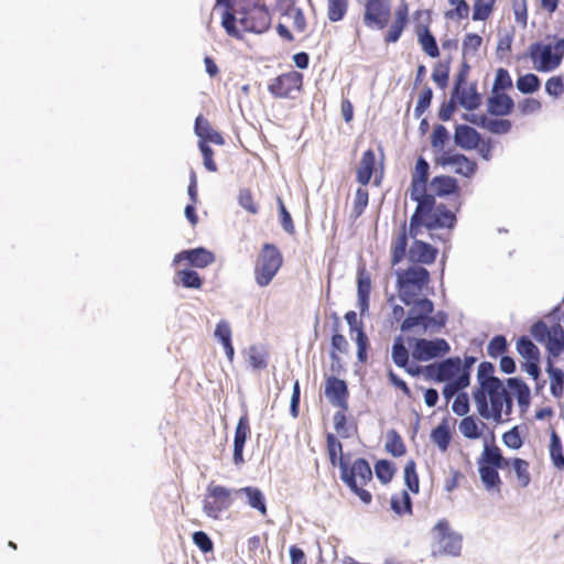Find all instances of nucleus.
<instances>
[{
  "label": "nucleus",
  "mask_w": 564,
  "mask_h": 564,
  "mask_svg": "<svg viewBox=\"0 0 564 564\" xmlns=\"http://www.w3.org/2000/svg\"><path fill=\"white\" fill-rule=\"evenodd\" d=\"M436 163L443 167H452L453 171L462 176L471 177L477 171V163L464 154L453 153L451 150L443 151L436 159Z\"/></svg>",
  "instance_id": "nucleus-15"
},
{
  "label": "nucleus",
  "mask_w": 564,
  "mask_h": 564,
  "mask_svg": "<svg viewBox=\"0 0 564 564\" xmlns=\"http://www.w3.org/2000/svg\"><path fill=\"white\" fill-rule=\"evenodd\" d=\"M449 140V133L443 124H437L431 134V145L433 149L443 153L446 142Z\"/></svg>",
  "instance_id": "nucleus-54"
},
{
  "label": "nucleus",
  "mask_w": 564,
  "mask_h": 564,
  "mask_svg": "<svg viewBox=\"0 0 564 564\" xmlns=\"http://www.w3.org/2000/svg\"><path fill=\"white\" fill-rule=\"evenodd\" d=\"M194 130L199 139L198 142H205V144L210 142L217 145L225 144L224 137L217 130L213 129L209 121L202 115L196 118Z\"/></svg>",
  "instance_id": "nucleus-27"
},
{
  "label": "nucleus",
  "mask_w": 564,
  "mask_h": 564,
  "mask_svg": "<svg viewBox=\"0 0 564 564\" xmlns=\"http://www.w3.org/2000/svg\"><path fill=\"white\" fill-rule=\"evenodd\" d=\"M513 100L503 93H496L488 100V111L495 116L509 115L513 109Z\"/></svg>",
  "instance_id": "nucleus-30"
},
{
  "label": "nucleus",
  "mask_w": 564,
  "mask_h": 564,
  "mask_svg": "<svg viewBox=\"0 0 564 564\" xmlns=\"http://www.w3.org/2000/svg\"><path fill=\"white\" fill-rule=\"evenodd\" d=\"M469 386L467 373H463L459 378H456L454 382H448L444 386L443 395L449 401L454 395L460 393L459 391Z\"/></svg>",
  "instance_id": "nucleus-53"
},
{
  "label": "nucleus",
  "mask_w": 564,
  "mask_h": 564,
  "mask_svg": "<svg viewBox=\"0 0 564 564\" xmlns=\"http://www.w3.org/2000/svg\"><path fill=\"white\" fill-rule=\"evenodd\" d=\"M326 453L332 467L341 468V464H347L343 455V444L333 433L326 434Z\"/></svg>",
  "instance_id": "nucleus-32"
},
{
  "label": "nucleus",
  "mask_w": 564,
  "mask_h": 564,
  "mask_svg": "<svg viewBox=\"0 0 564 564\" xmlns=\"http://www.w3.org/2000/svg\"><path fill=\"white\" fill-rule=\"evenodd\" d=\"M508 349V343L503 335H496L491 338L487 346V354L491 358H498L502 356Z\"/></svg>",
  "instance_id": "nucleus-55"
},
{
  "label": "nucleus",
  "mask_w": 564,
  "mask_h": 564,
  "mask_svg": "<svg viewBox=\"0 0 564 564\" xmlns=\"http://www.w3.org/2000/svg\"><path fill=\"white\" fill-rule=\"evenodd\" d=\"M546 349L553 357H558L564 350V332L560 324L550 328L546 338Z\"/></svg>",
  "instance_id": "nucleus-34"
},
{
  "label": "nucleus",
  "mask_w": 564,
  "mask_h": 564,
  "mask_svg": "<svg viewBox=\"0 0 564 564\" xmlns=\"http://www.w3.org/2000/svg\"><path fill=\"white\" fill-rule=\"evenodd\" d=\"M276 9L282 17L291 21L295 32L303 33L305 31L306 20L303 11L295 6V0H276Z\"/></svg>",
  "instance_id": "nucleus-23"
},
{
  "label": "nucleus",
  "mask_w": 564,
  "mask_h": 564,
  "mask_svg": "<svg viewBox=\"0 0 564 564\" xmlns=\"http://www.w3.org/2000/svg\"><path fill=\"white\" fill-rule=\"evenodd\" d=\"M340 478L364 503L371 502L372 496L364 486L372 480V470L365 458H357L351 466L341 464Z\"/></svg>",
  "instance_id": "nucleus-6"
},
{
  "label": "nucleus",
  "mask_w": 564,
  "mask_h": 564,
  "mask_svg": "<svg viewBox=\"0 0 564 564\" xmlns=\"http://www.w3.org/2000/svg\"><path fill=\"white\" fill-rule=\"evenodd\" d=\"M482 423H478L476 417L473 415L464 416L458 425L459 432L464 437L469 440H477L481 436V427Z\"/></svg>",
  "instance_id": "nucleus-42"
},
{
  "label": "nucleus",
  "mask_w": 564,
  "mask_h": 564,
  "mask_svg": "<svg viewBox=\"0 0 564 564\" xmlns=\"http://www.w3.org/2000/svg\"><path fill=\"white\" fill-rule=\"evenodd\" d=\"M231 490L221 485L209 484L203 500V510L207 517L219 519L223 511L229 509L234 502Z\"/></svg>",
  "instance_id": "nucleus-9"
},
{
  "label": "nucleus",
  "mask_w": 564,
  "mask_h": 564,
  "mask_svg": "<svg viewBox=\"0 0 564 564\" xmlns=\"http://www.w3.org/2000/svg\"><path fill=\"white\" fill-rule=\"evenodd\" d=\"M236 495L243 494L247 498V503L256 509L262 517L268 514V509L265 505V497L263 492L257 487H242L235 490Z\"/></svg>",
  "instance_id": "nucleus-29"
},
{
  "label": "nucleus",
  "mask_w": 564,
  "mask_h": 564,
  "mask_svg": "<svg viewBox=\"0 0 564 564\" xmlns=\"http://www.w3.org/2000/svg\"><path fill=\"white\" fill-rule=\"evenodd\" d=\"M239 205L249 214L256 215L259 212V206L254 200L253 194L249 188H242L238 196Z\"/></svg>",
  "instance_id": "nucleus-58"
},
{
  "label": "nucleus",
  "mask_w": 564,
  "mask_h": 564,
  "mask_svg": "<svg viewBox=\"0 0 564 564\" xmlns=\"http://www.w3.org/2000/svg\"><path fill=\"white\" fill-rule=\"evenodd\" d=\"M409 22V4L402 0L394 12V20L384 35L387 44L395 43L401 37Z\"/></svg>",
  "instance_id": "nucleus-24"
},
{
  "label": "nucleus",
  "mask_w": 564,
  "mask_h": 564,
  "mask_svg": "<svg viewBox=\"0 0 564 564\" xmlns=\"http://www.w3.org/2000/svg\"><path fill=\"white\" fill-rule=\"evenodd\" d=\"M424 375L427 379L436 382H454L462 373V359L451 357L440 362H434L424 367Z\"/></svg>",
  "instance_id": "nucleus-12"
},
{
  "label": "nucleus",
  "mask_w": 564,
  "mask_h": 564,
  "mask_svg": "<svg viewBox=\"0 0 564 564\" xmlns=\"http://www.w3.org/2000/svg\"><path fill=\"white\" fill-rule=\"evenodd\" d=\"M276 203L279 206L280 223H281L282 228L290 235L294 234L295 227L293 224V219H292L290 213L288 212V209L283 203V199L280 196L276 197Z\"/></svg>",
  "instance_id": "nucleus-63"
},
{
  "label": "nucleus",
  "mask_w": 564,
  "mask_h": 564,
  "mask_svg": "<svg viewBox=\"0 0 564 564\" xmlns=\"http://www.w3.org/2000/svg\"><path fill=\"white\" fill-rule=\"evenodd\" d=\"M283 264V256L273 243H264L254 263V281L261 286H268Z\"/></svg>",
  "instance_id": "nucleus-8"
},
{
  "label": "nucleus",
  "mask_w": 564,
  "mask_h": 564,
  "mask_svg": "<svg viewBox=\"0 0 564 564\" xmlns=\"http://www.w3.org/2000/svg\"><path fill=\"white\" fill-rule=\"evenodd\" d=\"M540 78L532 73L522 75L517 79V88L522 94H532L540 88Z\"/></svg>",
  "instance_id": "nucleus-52"
},
{
  "label": "nucleus",
  "mask_w": 564,
  "mask_h": 564,
  "mask_svg": "<svg viewBox=\"0 0 564 564\" xmlns=\"http://www.w3.org/2000/svg\"><path fill=\"white\" fill-rule=\"evenodd\" d=\"M357 344V357L360 362H366L368 359L369 339L364 328H358L355 337Z\"/></svg>",
  "instance_id": "nucleus-60"
},
{
  "label": "nucleus",
  "mask_w": 564,
  "mask_h": 564,
  "mask_svg": "<svg viewBox=\"0 0 564 564\" xmlns=\"http://www.w3.org/2000/svg\"><path fill=\"white\" fill-rule=\"evenodd\" d=\"M508 386L517 392V399L520 404H527L529 402V388L525 383L517 378H509Z\"/></svg>",
  "instance_id": "nucleus-64"
},
{
  "label": "nucleus",
  "mask_w": 564,
  "mask_h": 564,
  "mask_svg": "<svg viewBox=\"0 0 564 564\" xmlns=\"http://www.w3.org/2000/svg\"><path fill=\"white\" fill-rule=\"evenodd\" d=\"M409 350L404 346L402 337H397L392 345L391 358L398 367H405L409 361Z\"/></svg>",
  "instance_id": "nucleus-49"
},
{
  "label": "nucleus",
  "mask_w": 564,
  "mask_h": 564,
  "mask_svg": "<svg viewBox=\"0 0 564 564\" xmlns=\"http://www.w3.org/2000/svg\"><path fill=\"white\" fill-rule=\"evenodd\" d=\"M390 0H366L364 4V23L373 29H384L390 20Z\"/></svg>",
  "instance_id": "nucleus-13"
},
{
  "label": "nucleus",
  "mask_w": 564,
  "mask_h": 564,
  "mask_svg": "<svg viewBox=\"0 0 564 564\" xmlns=\"http://www.w3.org/2000/svg\"><path fill=\"white\" fill-rule=\"evenodd\" d=\"M517 350L525 360H540V350L535 344L527 336H522L517 341Z\"/></svg>",
  "instance_id": "nucleus-46"
},
{
  "label": "nucleus",
  "mask_w": 564,
  "mask_h": 564,
  "mask_svg": "<svg viewBox=\"0 0 564 564\" xmlns=\"http://www.w3.org/2000/svg\"><path fill=\"white\" fill-rule=\"evenodd\" d=\"M325 395L333 405L347 410L349 392L344 380L328 377L325 381Z\"/></svg>",
  "instance_id": "nucleus-21"
},
{
  "label": "nucleus",
  "mask_w": 564,
  "mask_h": 564,
  "mask_svg": "<svg viewBox=\"0 0 564 564\" xmlns=\"http://www.w3.org/2000/svg\"><path fill=\"white\" fill-rule=\"evenodd\" d=\"M431 188L437 196H446L458 192L456 178L448 175L435 176L431 182Z\"/></svg>",
  "instance_id": "nucleus-33"
},
{
  "label": "nucleus",
  "mask_w": 564,
  "mask_h": 564,
  "mask_svg": "<svg viewBox=\"0 0 564 564\" xmlns=\"http://www.w3.org/2000/svg\"><path fill=\"white\" fill-rule=\"evenodd\" d=\"M186 261L189 265L204 269L215 261V254L205 248L183 250L174 256L173 265Z\"/></svg>",
  "instance_id": "nucleus-18"
},
{
  "label": "nucleus",
  "mask_w": 564,
  "mask_h": 564,
  "mask_svg": "<svg viewBox=\"0 0 564 564\" xmlns=\"http://www.w3.org/2000/svg\"><path fill=\"white\" fill-rule=\"evenodd\" d=\"M430 165L423 158L416 161L412 174L410 197L416 202V208L410 218V235L415 237L421 232V228L429 230L454 228L456 216L444 204L436 205L434 195L426 194V183L429 178Z\"/></svg>",
  "instance_id": "nucleus-1"
},
{
  "label": "nucleus",
  "mask_w": 564,
  "mask_h": 564,
  "mask_svg": "<svg viewBox=\"0 0 564 564\" xmlns=\"http://www.w3.org/2000/svg\"><path fill=\"white\" fill-rule=\"evenodd\" d=\"M390 506L391 510L400 517L411 516L413 513L412 500L409 492L405 490L392 495Z\"/></svg>",
  "instance_id": "nucleus-38"
},
{
  "label": "nucleus",
  "mask_w": 564,
  "mask_h": 564,
  "mask_svg": "<svg viewBox=\"0 0 564 564\" xmlns=\"http://www.w3.org/2000/svg\"><path fill=\"white\" fill-rule=\"evenodd\" d=\"M408 251V259L412 263L411 265L432 264L435 262L438 250L430 243L415 239Z\"/></svg>",
  "instance_id": "nucleus-20"
},
{
  "label": "nucleus",
  "mask_w": 564,
  "mask_h": 564,
  "mask_svg": "<svg viewBox=\"0 0 564 564\" xmlns=\"http://www.w3.org/2000/svg\"><path fill=\"white\" fill-rule=\"evenodd\" d=\"M438 551L446 555L458 556L462 552L463 538L451 529L446 519H441L433 528Z\"/></svg>",
  "instance_id": "nucleus-11"
},
{
  "label": "nucleus",
  "mask_w": 564,
  "mask_h": 564,
  "mask_svg": "<svg viewBox=\"0 0 564 564\" xmlns=\"http://www.w3.org/2000/svg\"><path fill=\"white\" fill-rule=\"evenodd\" d=\"M533 68L540 73H549L556 69L564 56V39H560L554 45L538 41L528 48Z\"/></svg>",
  "instance_id": "nucleus-7"
},
{
  "label": "nucleus",
  "mask_w": 564,
  "mask_h": 564,
  "mask_svg": "<svg viewBox=\"0 0 564 564\" xmlns=\"http://www.w3.org/2000/svg\"><path fill=\"white\" fill-rule=\"evenodd\" d=\"M494 372L495 367L491 362L482 361L479 365L478 387L473 392V399L482 419L501 422L503 411L507 416L512 412V399Z\"/></svg>",
  "instance_id": "nucleus-2"
},
{
  "label": "nucleus",
  "mask_w": 564,
  "mask_h": 564,
  "mask_svg": "<svg viewBox=\"0 0 564 564\" xmlns=\"http://www.w3.org/2000/svg\"><path fill=\"white\" fill-rule=\"evenodd\" d=\"M375 152L373 150L368 149L367 151L364 152L356 171V180L359 184H361L362 186L369 184L371 176L375 172Z\"/></svg>",
  "instance_id": "nucleus-28"
},
{
  "label": "nucleus",
  "mask_w": 564,
  "mask_h": 564,
  "mask_svg": "<svg viewBox=\"0 0 564 564\" xmlns=\"http://www.w3.org/2000/svg\"><path fill=\"white\" fill-rule=\"evenodd\" d=\"M497 0H474L473 15L474 21H486L495 11Z\"/></svg>",
  "instance_id": "nucleus-44"
},
{
  "label": "nucleus",
  "mask_w": 564,
  "mask_h": 564,
  "mask_svg": "<svg viewBox=\"0 0 564 564\" xmlns=\"http://www.w3.org/2000/svg\"><path fill=\"white\" fill-rule=\"evenodd\" d=\"M550 458L553 465L560 469H564V454L562 441L555 430L551 431L550 445H549Z\"/></svg>",
  "instance_id": "nucleus-39"
},
{
  "label": "nucleus",
  "mask_w": 564,
  "mask_h": 564,
  "mask_svg": "<svg viewBox=\"0 0 564 564\" xmlns=\"http://www.w3.org/2000/svg\"><path fill=\"white\" fill-rule=\"evenodd\" d=\"M247 552L248 558L256 564L259 555H263L264 553L263 543L260 535H253L248 539Z\"/></svg>",
  "instance_id": "nucleus-62"
},
{
  "label": "nucleus",
  "mask_w": 564,
  "mask_h": 564,
  "mask_svg": "<svg viewBox=\"0 0 564 564\" xmlns=\"http://www.w3.org/2000/svg\"><path fill=\"white\" fill-rule=\"evenodd\" d=\"M480 479L488 491L500 494L502 480L498 469L508 468L507 458L502 456L497 445H485L478 462Z\"/></svg>",
  "instance_id": "nucleus-5"
},
{
  "label": "nucleus",
  "mask_w": 564,
  "mask_h": 564,
  "mask_svg": "<svg viewBox=\"0 0 564 564\" xmlns=\"http://www.w3.org/2000/svg\"><path fill=\"white\" fill-rule=\"evenodd\" d=\"M408 236H411L410 228H406V223L404 221L392 238L390 247V263L392 267L402 262L408 254Z\"/></svg>",
  "instance_id": "nucleus-25"
},
{
  "label": "nucleus",
  "mask_w": 564,
  "mask_h": 564,
  "mask_svg": "<svg viewBox=\"0 0 564 564\" xmlns=\"http://www.w3.org/2000/svg\"><path fill=\"white\" fill-rule=\"evenodd\" d=\"M453 98L467 110H474L480 105V95L474 86L467 84L463 73L457 76Z\"/></svg>",
  "instance_id": "nucleus-17"
},
{
  "label": "nucleus",
  "mask_w": 564,
  "mask_h": 564,
  "mask_svg": "<svg viewBox=\"0 0 564 564\" xmlns=\"http://www.w3.org/2000/svg\"><path fill=\"white\" fill-rule=\"evenodd\" d=\"M423 15H425L426 22H430L431 18L429 11L417 10L414 13L415 19H420ZM415 34L421 48L427 56L431 58H436L440 56V48L435 36L430 31L429 23L416 24Z\"/></svg>",
  "instance_id": "nucleus-16"
},
{
  "label": "nucleus",
  "mask_w": 564,
  "mask_h": 564,
  "mask_svg": "<svg viewBox=\"0 0 564 564\" xmlns=\"http://www.w3.org/2000/svg\"><path fill=\"white\" fill-rule=\"evenodd\" d=\"M546 371L550 377V390L554 398H561L564 394V371L554 367L551 360L547 362Z\"/></svg>",
  "instance_id": "nucleus-37"
},
{
  "label": "nucleus",
  "mask_w": 564,
  "mask_h": 564,
  "mask_svg": "<svg viewBox=\"0 0 564 564\" xmlns=\"http://www.w3.org/2000/svg\"><path fill=\"white\" fill-rule=\"evenodd\" d=\"M231 327L229 322L221 319L215 328V337L221 343L228 360L231 362L235 356V348L231 343Z\"/></svg>",
  "instance_id": "nucleus-31"
},
{
  "label": "nucleus",
  "mask_w": 564,
  "mask_h": 564,
  "mask_svg": "<svg viewBox=\"0 0 564 564\" xmlns=\"http://www.w3.org/2000/svg\"><path fill=\"white\" fill-rule=\"evenodd\" d=\"M508 467H512L520 487L525 488L531 481L530 464L528 460L514 457L507 458Z\"/></svg>",
  "instance_id": "nucleus-36"
},
{
  "label": "nucleus",
  "mask_w": 564,
  "mask_h": 564,
  "mask_svg": "<svg viewBox=\"0 0 564 564\" xmlns=\"http://www.w3.org/2000/svg\"><path fill=\"white\" fill-rule=\"evenodd\" d=\"M375 473L377 478L383 485H387L392 480L395 474V468L391 462L387 459H380L375 464Z\"/></svg>",
  "instance_id": "nucleus-51"
},
{
  "label": "nucleus",
  "mask_w": 564,
  "mask_h": 564,
  "mask_svg": "<svg viewBox=\"0 0 564 564\" xmlns=\"http://www.w3.org/2000/svg\"><path fill=\"white\" fill-rule=\"evenodd\" d=\"M455 143L465 150H474L480 145L481 135L473 127L458 124L454 133Z\"/></svg>",
  "instance_id": "nucleus-26"
},
{
  "label": "nucleus",
  "mask_w": 564,
  "mask_h": 564,
  "mask_svg": "<svg viewBox=\"0 0 564 564\" xmlns=\"http://www.w3.org/2000/svg\"><path fill=\"white\" fill-rule=\"evenodd\" d=\"M384 448L394 457H401L406 452L405 444L401 435L395 430L388 431Z\"/></svg>",
  "instance_id": "nucleus-43"
},
{
  "label": "nucleus",
  "mask_w": 564,
  "mask_h": 564,
  "mask_svg": "<svg viewBox=\"0 0 564 564\" xmlns=\"http://www.w3.org/2000/svg\"><path fill=\"white\" fill-rule=\"evenodd\" d=\"M303 88V74L296 70L283 73L268 85L269 93L279 99L294 98Z\"/></svg>",
  "instance_id": "nucleus-10"
},
{
  "label": "nucleus",
  "mask_w": 564,
  "mask_h": 564,
  "mask_svg": "<svg viewBox=\"0 0 564 564\" xmlns=\"http://www.w3.org/2000/svg\"><path fill=\"white\" fill-rule=\"evenodd\" d=\"M404 482L411 492L419 494L420 480L416 473V463L413 459L406 462L404 466Z\"/></svg>",
  "instance_id": "nucleus-50"
},
{
  "label": "nucleus",
  "mask_w": 564,
  "mask_h": 564,
  "mask_svg": "<svg viewBox=\"0 0 564 564\" xmlns=\"http://www.w3.org/2000/svg\"><path fill=\"white\" fill-rule=\"evenodd\" d=\"M433 98L432 88L429 86H424L419 95V99L414 109V115L416 118H420L425 110L430 107Z\"/></svg>",
  "instance_id": "nucleus-59"
},
{
  "label": "nucleus",
  "mask_w": 564,
  "mask_h": 564,
  "mask_svg": "<svg viewBox=\"0 0 564 564\" xmlns=\"http://www.w3.org/2000/svg\"><path fill=\"white\" fill-rule=\"evenodd\" d=\"M251 433L250 430V422L248 414L245 413L240 416L236 430H235V437H234V463L237 466H240L245 463L243 459V448L247 438L249 437Z\"/></svg>",
  "instance_id": "nucleus-22"
},
{
  "label": "nucleus",
  "mask_w": 564,
  "mask_h": 564,
  "mask_svg": "<svg viewBox=\"0 0 564 564\" xmlns=\"http://www.w3.org/2000/svg\"><path fill=\"white\" fill-rule=\"evenodd\" d=\"M174 282L176 284H181L183 288L186 289H200L203 285V280L199 276V274L194 270H178L175 273V280Z\"/></svg>",
  "instance_id": "nucleus-41"
},
{
  "label": "nucleus",
  "mask_w": 564,
  "mask_h": 564,
  "mask_svg": "<svg viewBox=\"0 0 564 564\" xmlns=\"http://www.w3.org/2000/svg\"><path fill=\"white\" fill-rule=\"evenodd\" d=\"M448 3L452 8L445 12L446 19L460 21L468 18L470 8L466 0H448Z\"/></svg>",
  "instance_id": "nucleus-45"
},
{
  "label": "nucleus",
  "mask_w": 564,
  "mask_h": 564,
  "mask_svg": "<svg viewBox=\"0 0 564 564\" xmlns=\"http://www.w3.org/2000/svg\"><path fill=\"white\" fill-rule=\"evenodd\" d=\"M482 45V37L477 33H467L462 44L464 58L474 57Z\"/></svg>",
  "instance_id": "nucleus-48"
},
{
  "label": "nucleus",
  "mask_w": 564,
  "mask_h": 564,
  "mask_svg": "<svg viewBox=\"0 0 564 564\" xmlns=\"http://www.w3.org/2000/svg\"><path fill=\"white\" fill-rule=\"evenodd\" d=\"M349 0H327V18L330 22L344 19L348 11Z\"/></svg>",
  "instance_id": "nucleus-47"
},
{
  "label": "nucleus",
  "mask_w": 564,
  "mask_h": 564,
  "mask_svg": "<svg viewBox=\"0 0 564 564\" xmlns=\"http://www.w3.org/2000/svg\"><path fill=\"white\" fill-rule=\"evenodd\" d=\"M239 22L245 32L261 34L271 26V14L265 0H238L235 11L226 10L221 24L226 32L235 37H240L236 26Z\"/></svg>",
  "instance_id": "nucleus-3"
},
{
  "label": "nucleus",
  "mask_w": 564,
  "mask_h": 564,
  "mask_svg": "<svg viewBox=\"0 0 564 564\" xmlns=\"http://www.w3.org/2000/svg\"><path fill=\"white\" fill-rule=\"evenodd\" d=\"M335 334L332 336V357H336V352L346 354L348 351L349 345L344 335L339 334V323L338 319L335 323Z\"/></svg>",
  "instance_id": "nucleus-57"
},
{
  "label": "nucleus",
  "mask_w": 564,
  "mask_h": 564,
  "mask_svg": "<svg viewBox=\"0 0 564 564\" xmlns=\"http://www.w3.org/2000/svg\"><path fill=\"white\" fill-rule=\"evenodd\" d=\"M395 276L399 299L405 305L417 302L431 280L430 272L422 265H409L405 269H398Z\"/></svg>",
  "instance_id": "nucleus-4"
},
{
  "label": "nucleus",
  "mask_w": 564,
  "mask_h": 564,
  "mask_svg": "<svg viewBox=\"0 0 564 564\" xmlns=\"http://www.w3.org/2000/svg\"><path fill=\"white\" fill-rule=\"evenodd\" d=\"M248 361L253 369H264L268 366V356L258 347L252 346L249 349Z\"/></svg>",
  "instance_id": "nucleus-61"
},
{
  "label": "nucleus",
  "mask_w": 564,
  "mask_h": 564,
  "mask_svg": "<svg viewBox=\"0 0 564 564\" xmlns=\"http://www.w3.org/2000/svg\"><path fill=\"white\" fill-rule=\"evenodd\" d=\"M451 350L449 344L444 338L432 340L425 338L415 339L412 356L417 361H427L434 358L443 357Z\"/></svg>",
  "instance_id": "nucleus-14"
},
{
  "label": "nucleus",
  "mask_w": 564,
  "mask_h": 564,
  "mask_svg": "<svg viewBox=\"0 0 564 564\" xmlns=\"http://www.w3.org/2000/svg\"><path fill=\"white\" fill-rule=\"evenodd\" d=\"M412 304L413 308L409 312L408 317L401 324L402 332L411 330L412 328L420 325L424 327L426 315L432 314L434 311L433 302L426 297L421 299Z\"/></svg>",
  "instance_id": "nucleus-19"
},
{
  "label": "nucleus",
  "mask_w": 564,
  "mask_h": 564,
  "mask_svg": "<svg viewBox=\"0 0 564 564\" xmlns=\"http://www.w3.org/2000/svg\"><path fill=\"white\" fill-rule=\"evenodd\" d=\"M431 438L441 452L444 453L448 449L452 441V434L446 421H443L432 430Z\"/></svg>",
  "instance_id": "nucleus-40"
},
{
  "label": "nucleus",
  "mask_w": 564,
  "mask_h": 564,
  "mask_svg": "<svg viewBox=\"0 0 564 564\" xmlns=\"http://www.w3.org/2000/svg\"><path fill=\"white\" fill-rule=\"evenodd\" d=\"M369 203V193L365 187H358L355 194L352 214L355 219L360 217Z\"/></svg>",
  "instance_id": "nucleus-56"
},
{
  "label": "nucleus",
  "mask_w": 564,
  "mask_h": 564,
  "mask_svg": "<svg viewBox=\"0 0 564 564\" xmlns=\"http://www.w3.org/2000/svg\"><path fill=\"white\" fill-rule=\"evenodd\" d=\"M370 292L371 276L369 272L362 268L358 271L357 274V295L362 310L368 307Z\"/></svg>",
  "instance_id": "nucleus-35"
}]
</instances>
